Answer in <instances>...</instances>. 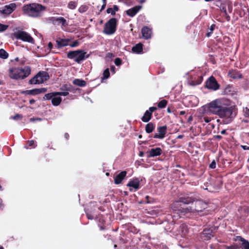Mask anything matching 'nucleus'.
<instances>
[{"label":"nucleus","instance_id":"obj_53","mask_svg":"<svg viewBox=\"0 0 249 249\" xmlns=\"http://www.w3.org/2000/svg\"><path fill=\"white\" fill-rule=\"evenodd\" d=\"M53 44L51 42H49L48 44V48L50 50H51L53 48Z\"/></svg>","mask_w":249,"mask_h":249},{"label":"nucleus","instance_id":"obj_51","mask_svg":"<svg viewBox=\"0 0 249 249\" xmlns=\"http://www.w3.org/2000/svg\"><path fill=\"white\" fill-rule=\"evenodd\" d=\"M113 10L115 11V13L116 12V11H118L119 10V8L118 7V6L116 5H114L113 6V8H112Z\"/></svg>","mask_w":249,"mask_h":249},{"label":"nucleus","instance_id":"obj_25","mask_svg":"<svg viewBox=\"0 0 249 249\" xmlns=\"http://www.w3.org/2000/svg\"><path fill=\"white\" fill-rule=\"evenodd\" d=\"M155 128V125L152 123H149L146 125L145 131L147 133H151Z\"/></svg>","mask_w":249,"mask_h":249},{"label":"nucleus","instance_id":"obj_41","mask_svg":"<svg viewBox=\"0 0 249 249\" xmlns=\"http://www.w3.org/2000/svg\"><path fill=\"white\" fill-rule=\"evenodd\" d=\"M107 12L108 14H111L112 15H115V11L111 8H108L107 10Z\"/></svg>","mask_w":249,"mask_h":249},{"label":"nucleus","instance_id":"obj_40","mask_svg":"<svg viewBox=\"0 0 249 249\" xmlns=\"http://www.w3.org/2000/svg\"><path fill=\"white\" fill-rule=\"evenodd\" d=\"M214 27H215V25L213 24L211 26L210 28V32L207 34V36L208 37H209L210 36L211 34L212 33L213 31Z\"/></svg>","mask_w":249,"mask_h":249},{"label":"nucleus","instance_id":"obj_6","mask_svg":"<svg viewBox=\"0 0 249 249\" xmlns=\"http://www.w3.org/2000/svg\"><path fill=\"white\" fill-rule=\"evenodd\" d=\"M15 37L24 42H27L31 44H35V40L31 35L25 31L18 30L14 33Z\"/></svg>","mask_w":249,"mask_h":249},{"label":"nucleus","instance_id":"obj_24","mask_svg":"<svg viewBox=\"0 0 249 249\" xmlns=\"http://www.w3.org/2000/svg\"><path fill=\"white\" fill-rule=\"evenodd\" d=\"M54 96L52 99V103L54 106H58L62 101V99L60 97Z\"/></svg>","mask_w":249,"mask_h":249},{"label":"nucleus","instance_id":"obj_58","mask_svg":"<svg viewBox=\"0 0 249 249\" xmlns=\"http://www.w3.org/2000/svg\"><path fill=\"white\" fill-rule=\"evenodd\" d=\"M64 136H65V138H66V139H68V137H69V135L68 133H65L64 135Z\"/></svg>","mask_w":249,"mask_h":249},{"label":"nucleus","instance_id":"obj_20","mask_svg":"<svg viewBox=\"0 0 249 249\" xmlns=\"http://www.w3.org/2000/svg\"><path fill=\"white\" fill-rule=\"evenodd\" d=\"M202 81V78L201 76H198L197 79L196 80V77L191 78L189 81V83L192 86H196L200 84Z\"/></svg>","mask_w":249,"mask_h":249},{"label":"nucleus","instance_id":"obj_50","mask_svg":"<svg viewBox=\"0 0 249 249\" xmlns=\"http://www.w3.org/2000/svg\"><path fill=\"white\" fill-rule=\"evenodd\" d=\"M110 71L113 73L115 72V67L114 66H111L110 67Z\"/></svg>","mask_w":249,"mask_h":249},{"label":"nucleus","instance_id":"obj_59","mask_svg":"<svg viewBox=\"0 0 249 249\" xmlns=\"http://www.w3.org/2000/svg\"><path fill=\"white\" fill-rule=\"evenodd\" d=\"M185 113V112L184 111H181L179 113L180 115H184Z\"/></svg>","mask_w":249,"mask_h":249},{"label":"nucleus","instance_id":"obj_11","mask_svg":"<svg viewBox=\"0 0 249 249\" xmlns=\"http://www.w3.org/2000/svg\"><path fill=\"white\" fill-rule=\"evenodd\" d=\"M127 186L130 187V191H135L140 188V181L138 178L133 179L127 183Z\"/></svg>","mask_w":249,"mask_h":249},{"label":"nucleus","instance_id":"obj_63","mask_svg":"<svg viewBox=\"0 0 249 249\" xmlns=\"http://www.w3.org/2000/svg\"><path fill=\"white\" fill-rule=\"evenodd\" d=\"M30 120L31 122H33L36 120V118H30Z\"/></svg>","mask_w":249,"mask_h":249},{"label":"nucleus","instance_id":"obj_32","mask_svg":"<svg viewBox=\"0 0 249 249\" xmlns=\"http://www.w3.org/2000/svg\"><path fill=\"white\" fill-rule=\"evenodd\" d=\"M103 75V77L102 78V79H107L109 77L110 73L108 68L106 69L104 71Z\"/></svg>","mask_w":249,"mask_h":249},{"label":"nucleus","instance_id":"obj_64","mask_svg":"<svg viewBox=\"0 0 249 249\" xmlns=\"http://www.w3.org/2000/svg\"><path fill=\"white\" fill-rule=\"evenodd\" d=\"M139 155H140V157H142V156H143V152H140V154H139Z\"/></svg>","mask_w":249,"mask_h":249},{"label":"nucleus","instance_id":"obj_10","mask_svg":"<svg viewBox=\"0 0 249 249\" xmlns=\"http://www.w3.org/2000/svg\"><path fill=\"white\" fill-rule=\"evenodd\" d=\"M206 87L208 89L215 91L219 89V85L214 77L211 76L206 82Z\"/></svg>","mask_w":249,"mask_h":249},{"label":"nucleus","instance_id":"obj_18","mask_svg":"<svg viewBox=\"0 0 249 249\" xmlns=\"http://www.w3.org/2000/svg\"><path fill=\"white\" fill-rule=\"evenodd\" d=\"M141 8V6H136L133 7L132 8L128 9L126 11V13L129 16L133 17L138 13Z\"/></svg>","mask_w":249,"mask_h":249},{"label":"nucleus","instance_id":"obj_46","mask_svg":"<svg viewBox=\"0 0 249 249\" xmlns=\"http://www.w3.org/2000/svg\"><path fill=\"white\" fill-rule=\"evenodd\" d=\"M203 234H208V235H208V238H210V236H211V234L209 232V230H205L203 231Z\"/></svg>","mask_w":249,"mask_h":249},{"label":"nucleus","instance_id":"obj_3","mask_svg":"<svg viewBox=\"0 0 249 249\" xmlns=\"http://www.w3.org/2000/svg\"><path fill=\"white\" fill-rule=\"evenodd\" d=\"M31 71L29 66H25L23 68L12 67L8 70V75L13 79H23L31 74Z\"/></svg>","mask_w":249,"mask_h":249},{"label":"nucleus","instance_id":"obj_14","mask_svg":"<svg viewBox=\"0 0 249 249\" xmlns=\"http://www.w3.org/2000/svg\"><path fill=\"white\" fill-rule=\"evenodd\" d=\"M228 76L234 79H241L242 77V74L235 70H230L228 72Z\"/></svg>","mask_w":249,"mask_h":249},{"label":"nucleus","instance_id":"obj_9","mask_svg":"<svg viewBox=\"0 0 249 249\" xmlns=\"http://www.w3.org/2000/svg\"><path fill=\"white\" fill-rule=\"evenodd\" d=\"M51 22L55 26H61L62 28H65L68 26L67 20L62 17H51L50 18Z\"/></svg>","mask_w":249,"mask_h":249},{"label":"nucleus","instance_id":"obj_29","mask_svg":"<svg viewBox=\"0 0 249 249\" xmlns=\"http://www.w3.org/2000/svg\"><path fill=\"white\" fill-rule=\"evenodd\" d=\"M55 92H51L45 95L43 97L44 100H50L51 99H52L53 97L55 96Z\"/></svg>","mask_w":249,"mask_h":249},{"label":"nucleus","instance_id":"obj_21","mask_svg":"<svg viewBox=\"0 0 249 249\" xmlns=\"http://www.w3.org/2000/svg\"><path fill=\"white\" fill-rule=\"evenodd\" d=\"M237 238L242 242V248L243 249H249V242L241 236H238Z\"/></svg>","mask_w":249,"mask_h":249},{"label":"nucleus","instance_id":"obj_17","mask_svg":"<svg viewBox=\"0 0 249 249\" xmlns=\"http://www.w3.org/2000/svg\"><path fill=\"white\" fill-rule=\"evenodd\" d=\"M126 175V171H122L118 175H117L114 178V182L116 184L121 183L122 180L124 178Z\"/></svg>","mask_w":249,"mask_h":249},{"label":"nucleus","instance_id":"obj_35","mask_svg":"<svg viewBox=\"0 0 249 249\" xmlns=\"http://www.w3.org/2000/svg\"><path fill=\"white\" fill-rule=\"evenodd\" d=\"M243 113L245 117L249 118V108L248 107L243 108Z\"/></svg>","mask_w":249,"mask_h":249},{"label":"nucleus","instance_id":"obj_42","mask_svg":"<svg viewBox=\"0 0 249 249\" xmlns=\"http://www.w3.org/2000/svg\"><path fill=\"white\" fill-rule=\"evenodd\" d=\"M78 44H79V42L77 41H75L73 42L70 45V46L71 47H75L77 46L78 45Z\"/></svg>","mask_w":249,"mask_h":249},{"label":"nucleus","instance_id":"obj_8","mask_svg":"<svg viewBox=\"0 0 249 249\" xmlns=\"http://www.w3.org/2000/svg\"><path fill=\"white\" fill-rule=\"evenodd\" d=\"M49 78L48 73L46 71H40L29 80L30 84H39L43 83Z\"/></svg>","mask_w":249,"mask_h":249},{"label":"nucleus","instance_id":"obj_36","mask_svg":"<svg viewBox=\"0 0 249 249\" xmlns=\"http://www.w3.org/2000/svg\"><path fill=\"white\" fill-rule=\"evenodd\" d=\"M212 120V119L209 117H204L201 118V121L203 122L204 121L206 123H209Z\"/></svg>","mask_w":249,"mask_h":249},{"label":"nucleus","instance_id":"obj_38","mask_svg":"<svg viewBox=\"0 0 249 249\" xmlns=\"http://www.w3.org/2000/svg\"><path fill=\"white\" fill-rule=\"evenodd\" d=\"M114 63L116 66H120L122 64V60L119 58H117L114 60Z\"/></svg>","mask_w":249,"mask_h":249},{"label":"nucleus","instance_id":"obj_4","mask_svg":"<svg viewBox=\"0 0 249 249\" xmlns=\"http://www.w3.org/2000/svg\"><path fill=\"white\" fill-rule=\"evenodd\" d=\"M45 9V6L36 3L24 5L22 8L24 14L32 17L41 16Z\"/></svg>","mask_w":249,"mask_h":249},{"label":"nucleus","instance_id":"obj_34","mask_svg":"<svg viewBox=\"0 0 249 249\" xmlns=\"http://www.w3.org/2000/svg\"><path fill=\"white\" fill-rule=\"evenodd\" d=\"M88 9V7L86 5H81L78 9V11L80 13H84Z\"/></svg>","mask_w":249,"mask_h":249},{"label":"nucleus","instance_id":"obj_62","mask_svg":"<svg viewBox=\"0 0 249 249\" xmlns=\"http://www.w3.org/2000/svg\"><path fill=\"white\" fill-rule=\"evenodd\" d=\"M183 137V135H178V137H177V138H178V139H181V138H182Z\"/></svg>","mask_w":249,"mask_h":249},{"label":"nucleus","instance_id":"obj_61","mask_svg":"<svg viewBox=\"0 0 249 249\" xmlns=\"http://www.w3.org/2000/svg\"><path fill=\"white\" fill-rule=\"evenodd\" d=\"M217 122L218 123H220V124H222V123H221V122H222V119H220H220H217ZM222 124H223L222 123Z\"/></svg>","mask_w":249,"mask_h":249},{"label":"nucleus","instance_id":"obj_1","mask_svg":"<svg viewBox=\"0 0 249 249\" xmlns=\"http://www.w3.org/2000/svg\"><path fill=\"white\" fill-rule=\"evenodd\" d=\"M230 101L225 98L214 100L203 106L200 110L203 114H212L217 115L222 119L224 124H230L236 115L233 107H229Z\"/></svg>","mask_w":249,"mask_h":249},{"label":"nucleus","instance_id":"obj_54","mask_svg":"<svg viewBox=\"0 0 249 249\" xmlns=\"http://www.w3.org/2000/svg\"><path fill=\"white\" fill-rule=\"evenodd\" d=\"M106 4L107 3H103V4L101 7V11L103 10V9H104V8H105L106 6Z\"/></svg>","mask_w":249,"mask_h":249},{"label":"nucleus","instance_id":"obj_49","mask_svg":"<svg viewBox=\"0 0 249 249\" xmlns=\"http://www.w3.org/2000/svg\"><path fill=\"white\" fill-rule=\"evenodd\" d=\"M224 13L225 14L226 18L227 20L228 21H229L230 20V17L229 15H228L227 11H226V10H224Z\"/></svg>","mask_w":249,"mask_h":249},{"label":"nucleus","instance_id":"obj_43","mask_svg":"<svg viewBox=\"0 0 249 249\" xmlns=\"http://www.w3.org/2000/svg\"><path fill=\"white\" fill-rule=\"evenodd\" d=\"M210 168L212 169H214L216 167V162L214 160H213L212 163L209 165Z\"/></svg>","mask_w":249,"mask_h":249},{"label":"nucleus","instance_id":"obj_23","mask_svg":"<svg viewBox=\"0 0 249 249\" xmlns=\"http://www.w3.org/2000/svg\"><path fill=\"white\" fill-rule=\"evenodd\" d=\"M151 112L149 111L146 110L142 117V120L144 122H148L151 118Z\"/></svg>","mask_w":249,"mask_h":249},{"label":"nucleus","instance_id":"obj_28","mask_svg":"<svg viewBox=\"0 0 249 249\" xmlns=\"http://www.w3.org/2000/svg\"><path fill=\"white\" fill-rule=\"evenodd\" d=\"M68 41L66 39H61L60 41H57L58 46L59 47H64L68 45Z\"/></svg>","mask_w":249,"mask_h":249},{"label":"nucleus","instance_id":"obj_13","mask_svg":"<svg viewBox=\"0 0 249 249\" xmlns=\"http://www.w3.org/2000/svg\"><path fill=\"white\" fill-rule=\"evenodd\" d=\"M16 8V4L14 3L9 4L4 6L2 10L3 14L9 15L11 14Z\"/></svg>","mask_w":249,"mask_h":249},{"label":"nucleus","instance_id":"obj_39","mask_svg":"<svg viewBox=\"0 0 249 249\" xmlns=\"http://www.w3.org/2000/svg\"><path fill=\"white\" fill-rule=\"evenodd\" d=\"M8 26L0 23V32H2L7 29Z\"/></svg>","mask_w":249,"mask_h":249},{"label":"nucleus","instance_id":"obj_7","mask_svg":"<svg viewBox=\"0 0 249 249\" xmlns=\"http://www.w3.org/2000/svg\"><path fill=\"white\" fill-rule=\"evenodd\" d=\"M116 27L117 19L111 18L105 24L103 33L107 35H112L116 32Z\"/></svg>","mask_w":249,"mask_h":249},{"label":"nucleus","instance_id":"obj_12","mask_svg":"<svg viewBox=\"0 0 249 249\" xmlns=\"http://www.w3.org/2000/svg\"><path fill=\"white\" fill-rule=\"evenodd\" d=\"M159 134H155L154 138L156 139H162L165 137V135L167 132L166 126H160L158 128Z\"/></svg>","mask_w":249,"mask_h":249},{"label":"nucleus","instance_id":"obj_16","mask_svg":"<svg viewBox=\"0 0 249 249\" xmlns=\"http://www.w3.org/2000/svg\"><path fill=\"white\" fill-rule=\"evenodd\" d=\"M162 150L160 148L157 147L156 148H152L147 152L149 153V156L150 157H154L160 155L161 154Z\"/></svg>","mask_w":249,"mask_h":249},{"label":"nucleus","instance_id":"obj_30","mask_svg":"<svg viewBox=\"0 0 249 249\" xmlns=\"http://www.w3.org/2000/svg\"><path fill=\"white\" fill-rule=\"evenodd\" d=\"M8 56V53L3 49L0 50V57L2 59H6Z\"/></svg>","mask_w":249,"mask_h":249},{"label":"nucleus","instance_id":"obj_57","mask_svg":"<svg viewBox=\"0 0 249 249\" xmlns=\"http://www.w3.org/2000/svg\"><path fill=\"white\" fill-rule=\"evenodd\" d=\"M226 130H223L221 131V134H226Z\"/></svg>","mask_w":249,"mask_h":249},{"label":"nucleus","instance_id":"obj_44","mask_svg":"<svg viewBox=\"0 0 249 249\" xmlns=\"http://www.w3.org/2000/svg\"><path fill=\"white\" fill-rule=\"evenodd\" d=\"M11 118L13 119V120H18V119H21L22 118V116L18 114H17L16 115L14 116H12L11 117Z\"/></svg>","mask_w":249,"mask_h":249},{"label":"nucleus","instance_id":"obj_27","mask_svg":"<svg viewBox=\"0 0 249 249\" xmlns=\"http://www.w3.org/2000/svg\"><path fill=\"white\" fill-rule=\"evenodd\" d=\"M47 91L45 88L37 89L30 90L31 93L33 94H37L40 93H44Z\"/></svg>","mask_w":249,"mask_h":249},{"label":"nucleus","instance_id":"obj_47","mask_svg":"<svg viewBox=\"0 0 249 249\" xmlns=\"http://www.w3.org/2000/svg\"><path fill=\"white\" fill-rule=\"evenodd\" d=\"M157 108L156 107H150L149 108V110L148 111H150V112H151V114H152V113L155 111V110H156Z\"/></svg>","mask_w":249,"mask_h":249},{"label":"nucleus","instance_id":"obj_37","mask_svg":"<svg viewBox=\"0 0 249 249\" xmlns=\"http://www.w3.org/2000/svg\"><path fill=\"white\" fill-rule=\"evenodd\" d=\"M55 95L58 96H66L69 95V92L67 91H64V92H55Z\"/></svg>","mask_w":249,"mask_h":249},{"label":"nucleus","instance_id":"obj_19","mask_svg":"<svg viewBox=\"0 0 249 249\" xmlns=\"http://www.w3.org/2000/svg\"><path fill=\"white\" fill-rule=\"evenodd\" d=\"M188 226L186 224H181L179 227V234L181 236L184 237L188 233Z\"/></svg>","mask_w":249,"mask_h":249},{"label":"nucleus","instance_id":"obj_60","mask_svg":"<svg viewBox=\"0 0 249 249\" xmlns=\"http://www.w3.org/2000/svg\"><path fill=\"white\" fill-rule=\"evenodd\" d=\"M215 137L218 139H221L222 138V137L220 135H217L215 136Z\"/></svg>","mask_w":249,"mask_h":249},{"label":"nucleus","instance_id":"obj_2","mask_svg":"<svg viewBox=\"0 0 249 249\" xmlns=\"http://www.w3.org/2000/svg\"><path fill=\"white\" fill-rule=\"evenodd\" d=\"M171 208L175 213L179 214V217H181L180 214L188 213H197L199 215L207 213L206 212L202 213L203 211L207 208V204L206 203L201 200L195 201L190 197H180L178 201H176L172 204Z\"/></svg>","mask_w":249,"mask_h":249},{"label":"nucleus","instance_id":"obj_55","mask_svg":"<svg viewBox=\"0 0 249 249\" xmlns=\"http://www.w3.org/2000/svg\"><path fill=\"white\" fill-rule=\"evenodd\" d=\"M35 102V100H34V99H31V100H30V101H29V103H30V104H32L34 103Z\"/></svg>","mask_w":249,"mask_h":249},{"label":"nucleus","instance_id":"obj_52","mask_svg":"<svg viewBox=\"0 0 249 249\" xmlns=\"http://www.w3.org/2000/svg\"><path fill=\"white\" fill-rule=\"evenodd\" d=\"M228 249H237V247L235 246H231L227 247Z\"/></svg>","mask_w":249,"mask_h":249},{"label":"nucleus","instance_id":"obj_26","mask_svg":"<svg viewBox=\"0 0 249 249\" xmlns=\"http://www.w3.org/2000/svg\"><path fill=\"white\" fill-rule=\"evenodd\" d=\"M73 84L80 87H84L86 85V82L84 80L76 79L73 81Z\"/></svg>","mask_w":249,"mask_h":249},{"label":"nucleus","instance_id":"obj_31","mask_svg":"<svg viewBox=\"0 0 249 249\" xmlns=\"http://www.w3.org/2000/svg\"><path fill=\"white\" fill-rule=\"evenodd\" d=\"M77 5V3L76 1H71L68 3V7L71 9H74Z\"/></svg>","mask_w":249,"mask_h":249},{"label":"nucleus","instance_id":"obj_56","mask_svg":"<svg viewBox=\"0 0 249 249\" xmlns=\"http://www.w3.org/2000/svg\"><path fill=\"white\" fill-rule=\"evenodd\" d=\"M149 196H146V197H145V198L147 200V203H150V201L149 200Z\"/></svg>","mask_w":249,"mask_h":249},{"label":"nucleus","instance_id":"obj_22","mask_svg":"<svg viewBox=\"0 0 249 249\" xmlns=\"http://www.w3.org/2000/svg\"><path fill=\"white\" fill-rule=\"evenodd\" d=\"M132 51L136 53H141L142 52V44L139 43L137 45H136L135 46H134L132 49Z\"/></svg>","mask_w":249,"mask_h":249},{"label":"nucleus","instance_id":"obj_48","mask_svg":"<svg viewBox=\"0 0 249 249\" xmlns=\"http://www.w3.org/2000/svg\"><path fill=\"white\" fill-rule=\"evenodd\" d=\"M87 216L89 219H93L94 218V216L92 215L91 214L87 213Z\"/></svg>","mask_w":249,"mask_h":249},{"label":"nucleus","instance_id":"obj_15","mask_svg":"<svg viewBox=\"0 0 249 249\" xmlns=\"http://www.w3.org/2000/svg\"><path fill=\"white\" fill-rule=\"evenodd\" d=\"M142 33L143 37L145 39H147L151 37L152 31L150 28L145 26L142 29Z\"/></svg>","mask_w":249,"mask_h":249},{"label":"nucleus","instance_id":"obj_45","mask_svg":"<svg viewBox=\"0 0 249 249\" xmlns=\"http://www.w3.org/2000/svg\"><path fill=\"white\" fill-rule=\"evenodd\" d=\"M35 142L33 140L30 141L28 142L27 144L28 145V146L31 147L34 145Z\"/></svg>","mask_w":249,"mask_h":249},{"label":"nucleus","instance_id":"obj_33","mask_svg":"<svg viewBox=\"0 0 249 249\" xmlns=\"http://www.w3.org/2000/svg\"><path fill=\"white\" fill-rule=\"evenodd\" d=\"M167 102L165 100L160 101L158 104V107L160 108H164L166 107Z\"/></svg>","mask_w":249,"mask_h":249},{"label":"nucleus","instance_id":"obj_5","mask_svg":"<svg viewBox=\"0 0 249 249\" xmlns=\"http://www.w3.org/2000/svg\"><path fill=\"white\" fill-rule=\"evenodd\" d=\"M87 53L82 50H76L70 51L67 53V57L70 59H74L78 63L88 58L89 55H86Z\"/></svg>","mask_w":249,"mask_h":249}]
</instances>
